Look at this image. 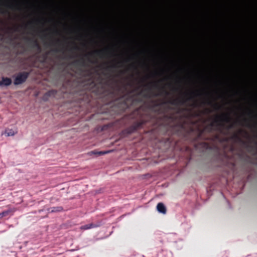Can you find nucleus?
Masks as SVG:
<instances>
[{"label":"nucleus","mask_w":257,"mask_h":257,"mask_svg":"<svg viewBox=\"0 0 257 257\" xmlns=\"http://www.w3.org/2000/svg\"><path fill=\"white\" fill-rule=\"evenodd\" d=\"M231 139L233 140H237V141H241L239 136L236 134H233L232 135V136L231 137Z\"/></svg>","instance_id":"dca6fc26"},{"label":"nucleus","mask_w":257,"mask_h":257,"mask_svg":"<svg viewBox=\"0 0 257 257\" xmlns=\"http://www.w3.org/2000/svg\"><path fill=\"white\" fill-rule=\"evenodd\" d=\"M146 121L141 118L139 121L134 122L132 125L123 131V133L126 135H130L142 126Z\"/></svg>","instance_id":"20e7f679"},{"label":"nucleus","mask_w":257,"mask_h":257,"mask_svg":"<svg viewBox=\"0 0 257 257\" xmlns=\"http://www.w3.org/2000/svg\"><path fill=\"white\" fill-rule=\"evenodd\" d=\"M60 42V40L58 39L56 41L55 43H50V45H56V44H59V43Z\"/></svg>","instance_id":"412c9836"},{"label":"nucleus","mask_w":257,"mask_h":257,"mask_svg":"<svg viewBox=\"0 0 257 257\" xmlns=\"http://www.w3.org/2000/svg\"><path fill=\"white\" fill-rule=\"evenodd\" d=\"M17 133V131L12 129H6L5 132V134L7 136H13Z\"/></svg>","instance_id":"f8f14e48"},{"label":"nucleus","mask_w":257,"mask_h":257,"mask_svg":"<svg viewBox=\"0 0 257 257\" xmlns=\"http://www.w3.org/2000/svg\"><path fill=\"white\" fill-rule=\"evenodd\" d=\"M142 94V91L139 92L137 94L131 95L128 94L126 95L125 96L126 97V101L125 103L127 105H133L136 102H142V99L141 98L138 97L139 95H140Z\"/></svg>","instance_id":"39448f33"},{"label":"nucleus","mask_w":257,"mask_h":257,"mask_svg":"<svg viewBox=\"0 0 257 257\" xmlns=\"http://www.w3.org/2000/svg\"><path fill=\"white\" fill-rule=\"evenodd\" d=\"M214 105L215 109L219 110L220 109V106L217 103L214 104Z\"/></svg>","instance_id":"b1692460"},{"label":"nucleus","mask_w":257,"mask_h":257,"mask_svg":"<svg viewBox=\"0 0 257 257\" xmlns=\"http://www.w3.org/2000/svg\"><path fill=\"white\" fill-rule=\"evenodd\" d=\"M153 102H154V105L155 107H159L161 104H163L162 103H159L154 102V101H153Z\"/></svg>","instance_id":"4be33fe9"},{"label":"nucleus","mask_w":257,"mask_h":257,"mask_svg":"<svg viewBox=\"0 0 257 257\" xmlns=\"http://www.w3.org/2000/svg\"><path fill=\"white\" fill-rule=\"evenodd\" d=\"M88 62H90V63H95V62L92 61V60H91L90 59H89V58H88Z\"/></svg>","instance_id":"cd10ccee"},{"label":"nucleus","mask_w":257,"mask_h":257,"mask_svg":"<svg viewBox=\"0 0 257 257\" xmlns=\"http://www.w3.org/2000/svg\"><path fill=\"white\" fill-rule=\"evenodd\" d=\"M191 95L185 98L181 97L176 99H173L169 101H165L162 102V104H171L175 105H184L188 101H190L194 99V96L197 95H200L201 93L196 94L195 92H192Z\"/></svg>","instance_id":"f03ea898"},{"label":"nucleus","mask_w":257,"mask_h":257,"mask_svg":"<svg viewBox=\"0 0 257 257\" xmlns=\"http://www.w3.org/2000/svg\"><path fill=\"white\" fill-rule=\"evenodd\" d=\"M12 81L11 78L3 77L2 78V81H0V86H9L12 84Z\"/></svg>","instance_id":"0eeeda50"},{"label":"nucleus","mask_w":257,"mask_h":257,"mask_svg":"<svg viewBox=\"0 0 257 257\" xmlns=\"http://www.w3.org/2000/svg\"><path fill=\"white\" fill-rule=\"evenodd\" d=\"M163 94H165V95L169 94V93L168 92V91H167L164 87H162L161 88V92L159 93H153V92L147 93L144 94L143 95V96L145 98H151L152 96H158L161 95Z\"/></svg>","instance_id":"423d86ee"},{"label":"nucleus","mask_w":257,"mask_h":257,"mask_svg":"<svg viewBox=\"0 0 257 257\" xmlns=\"http://www.w3.org/2000/svg\"><path fill=\"white\" fill-rule=\"evenodd\" d=\"M157 210L163 214H166L167 212L166 208L163 203L160 202L157 206Z\"/></svg>","instance_id":"1a4fd4ad"},{"label":"nucleus","mask_w":257,"mask_h":257,"mask_svg":"<svg viewBox=\"0 0 257 257\" xmlns=\"http://www.w3.org/2000/svg\"><path fill=\"white\" fill-rule=\"evenodd\" d=\"M73 64L82 67H85L87 66L86 62L83 58H81L79 60L74 61Z\"/></svg>","instance_id":"9d476101"},{"label":"nucleus","mask_w":257,"mask_h":257,"mask_svg":"<svg viewBox=\"0 0 257 257\" xmlns=\"http://www.w3.org/2000/svg\"><path fill=\"white\" fill-rule=\"evenodd\" d=\"M192 105L193 106H197V103L196 101H195L194 103H193Z\"/></svg>","instance_id":"bb28decb"},{"label":"nucleus","mask_w":257,"mask_h":257,"mask_svg":"<svg viewBox=\"0 0 257 257\" xmlns=\"http://www.w3.org/2000/svg\"><path fill=\"white\" fill-rule=\"evenodd\" d=\"M30 74V72L23 71L16 74L14 80V84L18 85L25 83Z\"/></svg>","instance_id":"7ed1b4c3"},{"label":"nucleus","mask_w":257,"mask_h":257,"mask_svg":"<svg viewBox=\"0 0 257 257\" xmlns=\"http://www.w3.org/2000/svg\"><path fill=\"white\" fill-rule=\"evenodd\" d=\"M139 111H140V110H139V109H137V110H136L135 111V112H135V113H139Z\"/></svg>","instance_id":"c85d7f7f"},{"label":"nucleus","mask_w":257,"mask_h":257,"mask_svg":"<svg viewBox=\"0 0 257 257\" xmlns=\"http://www.w3.org/2000/svg\"><path fill=\"white\" fill-rule=\"evenodd\" d=\"M63 49H54L53 50V51L54 52H61L62 51Z\"/></svg>","instance_id":"5701e85b"},{"label":"nucleus","mask_w":257,"mask_h":257,"mask_svg":"<svg viewBox=\"0 0 257 257\" xmlns=\"http://www.w3.org/2000/svg\"><path fill=\"white\" fill-rule=\"evenodd\" d=\"M6 6L9 9H14V8H16V5H13V4H11V5H6Z\"/></svg>","instance_id":"6ab92c4d"},{"label":"nucleus","mask_w":257,"mask_h":257,"mask_svg":"<svg viewBox=\"0 0 257 257\" xmlns=\"http://www.w3.org/2000/svg\"><path fill=\"white\" fill-rule=\"evenodd\" d=\"M231 118L228 114L223 113L221 115H217L212 122L206 126L205 129L208 130L209 133L212 131V127L216 126V129L222 132L223 128H226L227 130H230L233 127V124H230L227 126L225 125V123H229Z\"/></svg>","instance_id":"f257e3e1"},{"label":"nucleus","mask_w":257,"mask_h":257,"mask_svg":"<svg viewBox=\"0 0 257 257\" xmlns=\"http://www.w3.org/2000/svg\"><path fill=\"white\" fill-rule=\"evenodd\" d=\"M8 13H9V12L7 10H5L2 7H0V14H8Z\"/></svg>","instance_id":"f3484780"},{"label":"nucleus","mask_w":257,"mask_h":257,"mask_svg":"<svg viewBox=\"0 0 257 257\" xmlns=\"http://www.w3.org/2000/svg\"><path fill=\"white\" fill-rule=\"evenodd\" d=\"M117 67V66H116V65H112V66H108V67H107L106 68V70H109V69H110V68H111V67L115 68V67Z\"/></svg>","instance_id":"393cba45"},{"label":"nucleus","mask_w":257,"mask_h":257,"mask_svg":"<svg viewBox=\"0 0 257 257\" xmlns=\"http://www.w3.org/2000/svg\"><path fill=\"white\" fill-rule=\"evenodd\" d=\"M243 121L244 122H245L246 126L248 127H250L251 126V125L248 123V120L247 119L244 118Z\"/></svg>","instance_id":"aec40b11"},{"label":"nucleus","mask_w":257,"mask_h":257,"mask_svg":"<svg viewBox=\"0 0 257 257\" xmlns=\"http://www.w3.org/2000/svg\"><path fill=\"white\" fill-rule=\"evenodd\" d=\"M123 72H124L123 71H121V73H123Z\"/></svg>","instance_id":"f704fd0d"},{"label":"nucleus","mask_w":257,"mask_h":257,"mask_svg":"<svg viewBox=\"0 0 257 257\" xmlns=\"http://www.w3.org/2000/svg\"><path fill=\"white\" fill-rule=\"evenodd\" d=\"M63 208L62 207H53L52 208V210H51V212H58L62 210Z\"/></svg>","instance_id":"2eb2a0df"},{"label":"nucleus","mask_w":257,"mask_h":257,"mask_svg":"<svg viewBox=\"0 0 257 257\" xmlns=\"http://www.w3.org/2000/svg\"><path fill=\"white\" fill-rule=\"evenodd\" d=\"M153 86L155 87L156 88H158L159 87L158 84L156 83H154L153 84Z\"/></svg>","instance_id":"a878e982"},{"label":"nucleus","mask_w":257,"mask_h":257,"mask_svg":"<svg viewBox=\"0 0 257 257\" xmlns=\"http://www.w3.org/2000/svg\"><path fill=\"white\" fill-rule=\"evenodd\" d=\"M18 31V28H16L14 29V31Z\"/></svg>","instance_id":"c756f323"},{"label":"nucleus","mask_w":257,"mask_h":257,"mask_svg":"<svg viewBox=\"0 0 257 257\" xmlns=\"http://www.w3.org/2000/svg\"><path fill=\"white\" fill-rule=\"evenodd\" d=\"M210 103H211V101H208V104H210Z\"/></svg>","instance_id":"2f4dec72"},{"label":"nucleus","mask_w":257,"mask_h":257,"mask_svg":"<svg viewBox=\"0 0 257 257\" xmlns=\"http://www.w3.org/2000/svg\"><path fill=\"white\" fill-rule=\"evenodd\" d=\"M45 37H46V35H44L43 37V38H44Z\"/></svg>","instance_id":"72a5a7b5"},{"label":"nucleus","mask_w":257,"mask_h":257,"mask_svg":"<svg viewBox=\"0 0 257 257\" xmlns=\"http://www.w3.org/2000/svg\"><path fill=\"white\" fill-rule=\"evenodd\" d=\"M25 39L31 44V45L33 48H36L38 50H40L41 47L37 40H33L27 37H26Z\"/></svg>","instance_id":"6e6552de"},{"label":"nucleus","mask_w":257,"mask_h":257,"mask_svg":"<svg viewBox=\"0 0 257 257\" xmlns=\"http://www.w3.org/2000/svg\"><path fill=\"white\" fill-rule=\"evenodd\" d=\"M74 48L75 49H78V47H77V46H75Z\"/></svg>","instance_id":"7c9ffc66"},{"label":"nucleus","mask_w":257,"mask_h":257,"mask_svg":"<svg viewBox=\"0 0 257 257\" xmlns=\"http://www.w3.org/2000/svg\"><path fill=\"white\" fill-rule=\"evenodd\" d=\"M110 151H92L91 153L92 154L97 155L98 156H101L102 155L106 154L109 152H110Z\"/></svg>","instance_id":"4468645a"},{"label":"nucleus","mask_w":257,"mask_h":257,"mask_svg":"<svg viewBox=\"0 0 257 257\" xmlns=\"http://www.w3.org/2000/svg\"><path fill=\"white\" fill-rule=\"evenodd\" d=\"M95 227H96V225L93 223H90L81 226L80 227V229L82 230H87Z\"/></svg>","instance_id":"ddd939ff"},{"label":"nucleus","mask_w":257,"mask_h":257,"mask_svg":"<svg viewBox=\"0 0 257 257\" xmlns=\"http://www.w3.org/2000/svg\"><path fill=\"white\" fill-rule=\"evenodd\" d=\"M105 50H97L93 52V53H89V55H96L97 56H98L100 57H103V54H104V52H105Z\"/></svg>","instance_id":"9b49d317"},{"label":"nucleus","mask_w":257,"mask_h":257,"mask_svg":"<svg viewBox=\"0 0 257 257\" xmlns=\"http://www.w3.org/2000/svg\"><path fill=\"white\" fill-rule=\"evenodd\" d=\"M9 212V211H4L2 213H0V217H3L4 216H6L8 214Z\"/></svg>","instance_id":"a211bd4d"},{"label":"nucleus","mask_w":257,"mask_h":257,"mask_svg":"<svg viewBox=\"0 0 257 257\" xmlns=\"http://www.w3.org/2000/svg\"><path fill=\"white\" fill-rule=\"evenodd\" d=\"M149 90H151V87H149Z\"/></svg>","instance_id":"473e14b6"}]
</instances>
